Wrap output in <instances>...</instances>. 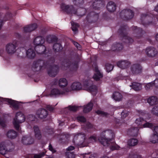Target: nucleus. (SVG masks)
Returning <instances> with one entry per match:
<instances>
[{"label": "nucleus", "mask_w": 158, "mask_h": 158, "mask_svg": "<svg viewBox=\"0 0 158 158\" xmlns=\"http://www.w3.org/2000/svg\"><path fill=\"white\" fill-rule=\"evenodd\" d=\"M73 3L75 5L80 6L83 4L84 0H73Z\"/></svg>", "instance_id": "48"}, {"label": "nucleus", "mask_w": 158, "mask_h": 158, "mask_svg": "<svg viewBox=\"0 0 158 158\" xmlns=\"http://www.w3.org/2000/svg\"><path fill=\"white\" fill-rule=\"evenodd\" d=\"M147 102L151 106L157 104L158 103V101L157 99H146Z\"/></svg>", "instance_id": "47"}, {"label": "nucleus", "mask_w": 158, "mask_h": 158, "mask_svg": "<svg viewBox=\"0 0 158 158\" xmlns=\"http://www.w3.org/2000/svg\"><path fill=\"white\" fill-rule=\"evenodd\" d=\"M72 25V29L74 32V33L75 34L78 32V28L79 27V25L77 23H76L74 22L71 23Z\"/></svg>", "instance_id": "41"}, {"label": "nucleus", "mask_w": 158, "mask_h": 158, "mask_svg": "<svg viewBox=\"0 0 158 158\" xmlns=\"http://www.w3.org/2000/svg\"><path fill=\"white\" fill-rule=\"evenodd\" d=\"M6 149L5 148L3 147H0V153L2 155L5 154Z\"/></svg>", "instance_id": "58"}, {"label": "nucleus", "mask_w": 158, "mask_h": 158, "mask_svg": "<svg viewBox=\"0 0 158 158\" xmlns=\"http://www.w3.org/2000/svg\"><path fill=\"white\" fill-rule=\"evenodd\" d=\"M55 61V59L52 57H49L46 61L39 60L34 62L32 67V69L34 71H39L42 69L47 68L49 76L55 77L58 73L59 69L58 65H52Z\"/></svg>", "instance_id": "1"}, {"label": "nucleus", "mask_w": 158, "mask_h": 158, "mask_svg": "<svg viewBox=\"0 0 158 158\" xmlns=\"http://www.w3.org/2000/svg\"><path fill=\"white\" fill-rule=\"evenodd\" d=\"M85 135L83 133H79L76 134L74 137L73 142L76 144L81 147L87 146V144L85 142Z\"/></svg>", "instance_id": "6"}, {"label": "nucleus", "mask_w": 158, "mask_h": 158, "mask_svg": "<svg viewBox=\"0 0 158 158\" xmlns=\"http://www.w3.org/2000/svg\"><path fill=\"white\" fill-rule=\"evenodd\" d=\"M45 155V152H43L39 154H35L34 156V158H41Z\"/></svg>", "instance_id": "55"}, {"label": "nucleus", "mask_w": 158, "mask_h": 158, "mask_svg": "<svg viewBox=\"0 0 158 158\" xmlns=\"http://www.w3.org/2000/svg\"><path fill=\"white\" fill-rule=\"evenodd\" d=\"M77 120L81 122L84 123L86 122V120L85 118L82 116H79L77 117Z\"/></svg>", "instance_id": "56"}, {"label": "nucleus", "mask_w": 158, "mask_h": 158, "mask_svg": "<svg viewBox=\"0 0 158 158\" xmlns=\"http://www.w3.org/2000/svg\"><path fill=\"white\" fill-rule=\"evenodd\" d=\"M134 12L129 9H125L122 10L120 14L121 18L125 20L132 19L134 16Z\"/></svg>", "instance_id": "9"}, {"label": "nucleus", "mask_w": 158, "mask_h": 158, "mask_svg": "<svg viewBox=\"0 0 158 158\" xmlns=\"http://www.w3.org/2000/svg\"><path fill=\"white\" fill-rule=\"evenodd\" d=\"M12 15L10 12H8L5 15V19L6 20H10L12 17Z\"/></svg>", "instance_id": "50"}, {"label": "nucleus", "mask_w": 158, "mask_h": 158, "mask_svg": "<svg viewBox=\"0 0 158 158\" xmlns=\"http://www.w3.org/2000/svg\"><path fill=\"white\" fill-rule=\"evenodd\" d=\"M62 10L69 14H74L78 16L82 17L85 15L87 10L85 8H80L76 10L73 6H69L62 3L60 5Z\"/></svg>", "instance_id": "2"}, {"label": "nucleus", "mask_w": 158, "mask_h": 158, "mask_svg": "<svg viewBox=\"0 0 158 158\" xmlns=\"http://www.w3.org/2000/svg\"><path fill=\"white\" fill-rule=\"evenodd\" d=\"M47 39L48 41L51 43L56 42L58 40L57 37L55 36H50V37H48L47 38Z\"/></svg>", "instance_id": "44"}, {"label": "nucleus", "mask_w": 158, "mask_h": 158, "mask_svg": "<svg viewBox=\"0 0 158 158\" xmlns=\"http://www.w3.org/2000/svg\"><path fill=\"white\" fill-rule=\"evenodd\" d=\"M153 126L152 127H149V128H154L153 130L155 131L156 134L158 135V126H156L154 124H152Z\"/></svg>", "instance_id": "57"}, {"label": "nucleus", "mask_w": 158, "mask_h": 158, "mask_svg": "<svg viewBox=\"0 0 158 158\" xmlns=\"http://www.w3.org/2000/svg\"><path fill=\"white\" fill-rule=\"evenodd\" d=\"M112 98L113 99H122L123 96L119 92L115 91L113 93Z\"/></svg>", "instance_id": "40"}, {"label": "nucleus", "mask_w": 158, "mask_h": 158, "mask_svg": "<svg viewBox=\"0 0 158 158\" xmlns=\"http://www.w3.org/2000/svg\"><path fill=\"white\" fill-rule=\"evenodd\" d=\"M90 81L89 80H85L83 82V84L85 87H89V82Z\"/></svg>", "instance_id": "60"}, {"label": "nucleus", "mask_w": 158, "mask_h": 158, "mask_svg": "<svg viewBox=\"0 0 158 158\" xmlns=\"http://www.w3.org/2000/svg\"><path fill=\"white\" fill-rule=\"evenodd\" d=\"M128 27L127 25H123L120 27L118 31V33L120 39L123 43L130 44L134 41V40L127 36V29Z\"/></svg>", "instance_id": "4"}, {"label": "nucleus", "mask_w": 158, "mask_h": 158, "mask_svg": "<svg viewBox=\"0 0 158 158\" xmlns=\"http://www.w3.org/2000/svg\"><path fill=\"white\" fill-rule=\"evenodd\" d=\"M46 108L48 110L51 112L53 111L54 110V108L49 105H47L46 106Z\"/></svg>", "instance_id": "61"}, {"label": "nucleus", "mask_w": 158, "mask_h": 158, "mask_svg": "<svg viewBox=\"0 0 158 158\" xmlns=\"http://www.w3.org/2000/svg\"><path fill=\"white\" fill-rule=\"evenodd\" d=\"M129 112L126 110H124L122 112L121 114V117L123 118H125L129 115Z\"/></svg>", "instance_id": "54"}, {"label": "nucleus", "mask_w": 158, "mask_h": 158, "mask_svg": "<svg viewBox=\"0 0 158 158\" xmlns=\"http://www.w3.org/2000/svg\"><path fill=\"white\" fill-rule=\"evenodd\" d=\"M99 14L94 11H91L88 14L86 17L87 21L90 23H95L98 19Z\"/></svg>", "instance_id": "12"}, {"label": "nucleus", "mask_w": 158, "mask_h": 158, "mask_svg": "<svg viewBox=\"0 0 158 158\" xmlns=\"http://www.w3.org/2000/svg\"><path fill=\"white\" fill-rule=\"evenodd\" d=\"M130 86L135 90L137 91L140 90L141 89V85L139 83L137 82H133Z\"/></svg>", "instance_id": "34"}, {"label": "nucleus", "mask_w": 158, "mask_h": 158, "mask_svg": "<svg viewBox=\"0 0 158 158\" xmlns=\"http://www.w3.org/2000/svg\"><path fill=\"white\" fill-rule=\"evenodd\" d=\"M123 44L119 43L113 44L112 46V49L114 51H120L123 49Z\"/></svg>", "instance_id": "27"}, {"label": "nucleus", "mask_w": 158, "mask_h": 158, "mask_svg": "<svg viewBox=\"0 0 158 158\" xmlns=\"http://www.w3.org/2000/svg\"><path fill=\"white\" fill-rule=\"evenodd\" d=\"M151 113L154 115L158 116V106H155L152 108Z\"/></svg>", "instance_id": "45"}, {"label": "nucleus", "mask_w": 158, "mask_h": 158, "mask_svg": "<svg viewBox=\"0 0 158 158\" xmlns=\"http://www.w3.org/2000/svg\"><path fill=\"white\" fill-rule=\"evenodd\" d=\"M105 68L107 71L108 72H109L112 70L114 68V66L111 64L107 63L105 64Z\"/></svg>", "instance_id": "46"}, {"label": "nucleus", "mask_w": 158, "mask_h": 158, "mask_svg": "<svg viewBox=\"0 0 158 158\" xmlns=\"http://www.w3.org/2000/svg\"><path fill=\"white\" fill-rule=\"evenodd\" d=\"M71 87L73 90H79L81 89L82 85L80 82H75L72 84Z\"/></svg>", "instance_id": "28"}, {"label": "nucleus", "mask_w": 158, "mask_h": 158, "mask_svg": "<svg viewBox=\"0 0 158 158\" xmlns=\"http://www.w3.org/2000/svg\"><path fill=\"white\" fill-rule=\"evenodd\" d=\"M68 85V82L67 80L64 78H61L59 81V85L61 88H63Z\"/></svg>", "instance_id": "35"}, {"label": "nucleus", "mask_w": 158, "mask_h": 158, "mask_svg": "<svg viewBox=\"0 0 158 158\" xmlns=\"http://www.w3.org/2000/svg\"><path fill=\"white\" fill-rule=\"evenodd\" d=\"M26 55L27 57L29 59L34 58L35 56V53L33 49H28L26 51Z\"/></svg>", "instance_id": "30"}, {"label": "nucleus", "mask_w": 158, "mask_h": 158, "mask_svg": "<svg viewBox=\"0 0 158 158\" xmlns=\"http://www.w3.org/2000/svg\"><path fill=\"white\" fill-rule=\"evenodd\" d=\"M93 105L92 102H90L86 105L84 106L83 111L85 113H88L92 109Z\"/></svg>", "instance_id": "31"}, {"label": "nucleus", "mask_w": 158, "mask_h": 158, "mask_svg": "<svg viewBox=\"0 0 158 158\" xmlns=\"http://www.w3.org/2000/svg\"><path fill=\"white\" fill-rule=\"evenodd\" d=\"M53 48L55 52H58L62 49V47L60 44L56 43L53 45Z\"/></svg>", "instance_id": "39"}, {"label": "nucleus", "mask_w": 158, "mask_h": 158, "mask_svg": "<svg viewBox=\"0 0 158 158\" xmlns=\"http://www.w3.org/2000/svg\"><path fill=\"white\" fill-rule=\"evenodd\" d=\"M5 145L6 150H9V151H11L13 149V145L12 143L10 141L8 140L6 142Z\"/></svg>", "instance_id": "42"}, {"label": "nucleus", "mask_w": 158, "mask_h": 158, "mask_svg": "<svg viewBox=\"0 0 158 158\" xmlns=\"http://www.w3.org/2000/svg\"><path fill=\"white\" fill-rule=\"evenodd\" d=\"M142 67L139 64L136 63L132 65L131 67L132 73L135 75H137L142 72Z\"/></svg>", "instance_id": "15"}, {"label": "nucleus", "mask_w": 158, "mask_h": 158, "mask_svg": "<svg viewBox=\"0 0 158 158\" xmlns=\"http://www.w3.org/2000/svg\"><path fill=\"white\" fill-rule=\"evenodd\" d=\"M140 20L142 24L145 26L153 24V18L147 14H142Z\"/></svg>", "instance_id": "10"}, {"label": "nucleus", "mask_w": 158, "mask_h": 158, "mask_svg": "<svg viewBox=\"0 0 158 158\" xmlns=\"http://www.w3.org/2000/svg\"><path fill=\"white\" fill-rule=\"evenodd\" d=\"M96 113L98 114H101L102 116L105 117H107L109 115L107 113L101 110H98L96 111Z\"/></svg>", "instance_id": "51"}, {"label": "nucleus", "mask_w": 158, "mask_h": 158, "mask_svg": "<svg viewBox=\"0 0 158 158\" xmlns=\"http://www.w3.org/2000/svg\"><path fill=\"white\" fill-rule=\"evenodd\" d=\"M114 136V134L112 130H106L102 132L98 138L100 142L103 146H108L110 142Z\"/></svg>", "instance_id": "3"}, {"label": "nucleus", "mask_w": 158, "mask_h": 158, "mask_svg": "<svg viewBox=\"0 0 158 158\" xmlns=\"http://www.w3.org/2000/svg\"><path fill=\"white\" fill-rule=\"evenodd\" d=\"M44 42V40L42 36H38L34 40L33 43L35 46L39 45L40 44H43Z\"/></svg>", "instance_id": "26"}, {"label": "nucleus", "mask_w": 158, "mask_h": 158, "mask_svg": "<svg viewBox=\"0 0 158 158\" xmlns=\"http://www.w3.org/2000/svg\"><path fill=\"white\" fill-rule=\"evenodd\" d=\"M66 155L67 158H74L75 157V155L73 152H66Z\"/></svg>", "instance_id": "52"}, {"label": "nucleus", "mask_w": 158, "mask_h": 158, "mask_svg": "<svg viewBox=\"0 0 158 158\" xmlns=\"http://www.w3.org/2000/svg\"><path fill=\"white\" fill-rule=\"evenodd\" d=\"M130 64V62L127 60H121L117 63V66L122 69L127 68Z\"/></svg>", "instance_id": "20"}, {"label": "nucleus", "mask_w": 158, "mask_h": 158, "mask_svg": "<svg viewBox=\"0 0 158 158\" xmlns=\"http://www.w3.org/2000/svg\"><path fill=\"white\" fill-rule=\"evenodd\" d=\"M7 137L12 139L16 138L17 136V133L13 130H10L6 134Z\"/></svg>", "instance_id": "29"}, {"label": "nucleus", "mask_w": 158, "mask_h": 158, "mask_svg": "<svg viewBox=\"0 0 158 158\" xmlns=\"http://www.w3.org/2000/svg\"><path fill=\"white\" fill-rule=\"evenodd\" d=\"M0 125L3 127H5L6 126V123L4 120L0 117Z\"/></svg>", "instance_id": "59"}, {"label": "nucleus", "mask_w": 158, "mask_h": 158, "mask_svg": "<svg viewBox=\"0 0 158 158\" xmlns=\"http://www.w3.org/2000/svg\"><path fill=\"white\" fill-rule=\"evenodd\" d=\"M116 5L112 1H110L108 2L106 6L107 10L110 12H113L115 11L116 9Z\"/></svg>", "instance_id": "25"}, {"label": "nucleus", "mask_w": 158, "mask_h": 158, "mask_svg": "<svg viewBox=\"0 0 158 158\" xmlns=\"http://www.w3.org/2000/svg\"><path fill=\"white\" fill-rule=\"evenodd\" d=\"M80 59L79 58L76 59V60L71 62L70 59L69 58L64 59L61 62L62 67H64V69L70 68L71 70L76 71L79 67V64Z\"/></svg>", "instance_id": "5"}, {"label": "nucleus", "mask_w": 158, "mask_h": 158, "mask_svg": "<svg viewBox=\"0 0 158 158\" xmlns=\"http://www.w3.org/2000/svg\"><path fill=\"white\" fill-rule=\"evenodd\" d=\"M88 89L93 96H94L96 95L98 91L97 87L96 85H91L88 87Z\"/></svg>", "instance_id": "33"}, {"label": "nucleus", "mask_w": 158, "mask_h": 158, "mask_svg": "<svg viewBox=\"0 0 158 158\" xmlns=\"http://www.w3.org/2000/svg\"><path fill=\"white\" fill-rule=\"evenodd\" d=\"M138 128L132 127L128 129L127 134L131 136H136L138 135Z\"/></svg>", "instance_id": "21"}, {"label": "nucleus", "mask_w": 158, "mask_h": 158, "mask_svg": "<svg viewBox=\"0 0 158 158\" xmlns=\"http://www.w3.org/2000/svg\"><path fill=\"white\" fill-rule=\"evenodd\" d=\"M135 123L139 125L143 126L144 127H152L153 126L152 123L147 122L141 118H137Z\"/></svg>", "instance_id": "17"}, {"label": "nucleus", "mask_w": 158, "mask_h": 158, "mask_svg": "<svg viewBox=\"0 0 158 158\" xmlns=\"http://www.w3.org/2000/svg\"><path fill=\"white\" fill-rule=\"evenodd\" d=\"M130 156L132 157V158H143L141 156L135 154H131Z\"/></svg>", "instance_id": "62"}, {"label": "nucleus", "mask_w": 158, "mask_h": 158, "mask_svg": "<svg viewBox=\"0 0 158 158\" xmlns=\"http://www.w3.org/2000/svg\"><path fill=\"white\" fill-rule=\"evenodd\" d=\"M150 141L153 143L158 142V135L154 134L150 139Z\"/></svg>", "instance_id": "43"}, {"label": "nucleus", "mask_w": 158, "mask_h": 158, "mask_svg": "<svg viewBox=\"0 0 158 158\" xmlns=\"http://www.w3.org/2000/svg\"><path fill=\"white\" fill-rule=\"evenodd\" d=\"M37 27V25L35 23L28 25L24 28V31L25 32H30L35 29Z\"/></svg>", "instance_id": "22"}, {"label": "nucleus", "mask_w": 158, "mask_h": 158, "mask_svg": "<svg viewBox=\"0 0 158 158\" xmlns=\"http://www.w3.org/2000/svg\"><path fill=\"white\" fill-rule=\"evenodd\" d=\"M69 110L70 111L75 112L78 110V107L74 106H69L67 107Z\"/></svg>", "instance_id": "49"}, {"label": "nucleus", "mask_w": 158, "mask_h": 158, "mask_svg": "<svg viewBox=\"0 0 158 158\" xmlns=\"http://www.w3.org/2000/svg\"><path fill=\"white\" fill-rule=\"evenodd\" d=\"M138 141L136 139H131L128 140L127 144L130 146H134L136 145Z\"/></svg>", "instance_id": "38"}, {"label": "nucleus", "mask_w": 158, "mask_h": 158, "mask_svg": "<svg viewBox=\"0 0 158 158\" xmlns=\"http://www.w3.org/2000/svg\"><path fill=\"white\" fill-rule=\"evenodd\" d=\"M34 49L38 54H46V47L42 44L35 46Z\"/></svg>", "instance_id": "19"}, {"label": "nucleus", "mask_w": 158, "mask_h": 158, "mask_svg": "<svg viewBox=\"0 0 158 158\" xmlns=\"http://www.w3.org/2000/svg\"><path fill=\"white\" fill-rule=\"evenodd\" d=\"M69 137L68 135H61L59 139V142L60 143H64L67 142L68 139Z\"/></svg>", "instance_id": "32"}, {"label": "nucleus", "mask_w": 158, "mask_h": 158, "mask_svg": "<svg viewBox=\"0 0 158 158\" xmlns=\"http://www.w3.org/2000/svg\"><path fill=\"white\" fill-rule=\"evenodd\" d=\"M154 85L156 88H158V78L156 79L153 81Z\"/></svg>", "instance_id": "64"}, {"label": "nucleus", "mask_w": 158, "mask_h": 158, "mask_svg": "<svg viewBox=\"0 0 158 158\" xmlns=\"http://www.w3.org/2000/svg\"><path fill=\"white\" fill-rule=\"evenodd\" d=\"M33 130L35 138L38 140H40L42 136L38 127L36 126H34L33 127Z\"/></svg>", "instance_id": "23"}, {"label": "nucleus", "mask_w": 158, "mask_h": 158, "mask_svg": "<svg viewBox=\"0 0 158 158\" xmlns=\"http://www.w3.org/2000/svg\"><path fill=\"white\" fill-rule=\"evenodd\" d=\"M9 104L13 106L15 108L17 109L19 106V103L12 99H6Z\"/></svg>", "instance_id": "37"}, {"label": "nucleus", "mask_w": 158, "mask_h": 158, "mask_svg": "<svg viewBox=\"0 0 158 158\" xmlns=\"http://www.w3.org/2000/svg\"><path fill=\"white\" fill-rule=\"evenodd\" d=\"M22 143L25 145H30L33 143L34 139L31 136H23L22 139Z\"/></svg>", "instance_id": "18"}, {"label": "nucleus", "mask_w": 158, "mask_h": 158, "mask_svg": "<svg viewBox=\"0 0 158 158\" xmlns=\"http://www.w3.org/2000/svg\"><path fill=\"white\" fill-rule=\"evenodd\" d=\"M74 45L76 47V48L79 50H80L81 48V46L80 44L77 42L74 41L73 43Z\"/></svg>", "instance_id": "63"}, {"label": "nucleus", "mask_w": 158, "mask_h": 158, "mask_svg": "<svg viewBox=\"0 0 158 158\" xmlns=\"http://www.w3.org/2000/svg\"><path fill=\"white\" fill-rule=\"evenodd\" d=\"M145 54L149 57L153 58L157 56L158 52L157 49L153 46H148L145 50Z\"/></svg>", "instance_id": "11"}, {"label": "nucleus", "mask_w": 158, "mask_h": 158, "mask_svg": "<svg viewBox=\"0 0 158 158\" xmlns=\"http://www.w3.org/2000/svg\"><path fill=\"white\" fill-rule=\"evenodd\" d=\"M131 28L133 31V35L136 40L138 43H141L140 40H139L140 39H142V36L143 35V31L142 29L138 27L137 26H133Z\"/></svg>", "instance_id": "8"}, {"label": "nucleus", "mask_w": 158, "mask_h": 158, "mask_svg": "<svg viewBox=\"0 0 158 158\" xmlns=\"http://www.w3.org/2000/svg\"><path fill=\"white\" fill-rule=\"evenodd\" d=\"M25 119V116L21 112H18L16 114L15 118L14 120L13 124L17 130H19V124L23 122Z\"/></svg>", "instance_id": "7"}, {"label": "nucleus", "mask_w": 158, "mask_h": 158, "mask_svg": "<svg viewBox=\"0 0 158 158\" xmlns=\"http://www.w3.org/2000/svg\"><path fill=\"white\" fill-rule=\"evenodd\" d=\"M36 114L39 119H43L46 118L48 117V113L46 110L42 108L39 109L37 110Z\"/></svg>", "instance_id": "13"}, {"label": "nucleus", "mask_w": 158, "mask_h": 158, "mask_svg": "<svg viewBox=\"0 0 158 158\" xmlns=\"http://www.w3.org/2000/svg\"><path fill=\"white\" fill-rule=\"evenodd\" d=\"M95 71L96 73L94 74L93 78L96 81H99L100 78L102 77L103 74L100 72L97 66L95 67Z\"/></svg>", "instance_id": "24"}, {"label": "nucleus", "mask_w": 158, "mask_h": 158, "mask_svg": "<svg viewBox=\"0 0 158 158\" xmlns=\"http://www.w3.org/2000/svg\"><path fill=\"white\" fill-rule=\"evenodd\" d=\"M63 94L61 92L59 89L56 88H53L51 91V95L52 96H57Z\"/></svg>", "instance_id": "36"}, {"label": "nucleus", "mask_w": 158, "mask_h": 158, "mask_svg": "<svg viewBox=\"0 0 158 158\" xmlns=\"http://www.w3.org/2000/svg\"><path fill=\"white\" fill-rule=\"evenodd\" d=\"M18 42H15L14 44L9 43L6 46V51L8 53L12 54L16 51V48L17 47Z\"/></svg>", "instance_id": "14"}, {"label": "nucleus", "mask_w": 158, "mask_h": 158, "mask_svg": "<svg viewBox=\"0 0 158 158\" xmlns=\"http://www.w3.org/2000/svg\"><path fill=\"white\" fill-rule=\"evenodd\" d=\"M104 1L102 0H96L95 1L92 5L93 9L95 10H99L105 6Z\"/></svg>", "instance_id": "16"}, {"label": "nucleus", "mask_w": 158, "mask_h": 158, "mask_svg": "<svg viewBox=\"0 0 158 158\" xmlns=\"http://www.w3.org/2000/svg\"><path fill=\"white\" fill-rule=\"evenodd\" d=\"M153 81L151 82L148 83L145 86V88L146 90H148L152 88L154 85Z\"/></svg>", "instance_id": "53"}]
</instances>
